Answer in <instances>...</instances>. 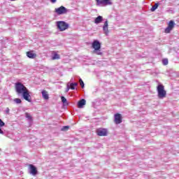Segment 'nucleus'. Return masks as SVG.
I'll use <instances>...</instances> for the list:
<instances>
[{"label":"nucleus","mask_w":179,"mask_h":179,"mask_svg":"<svg viewBox=\"0 0 179 179\" xmlns=\"http://www.w3.org/2000/svg\"><path fill=\"white\" fill-rule=\"evenodd\" d=\"M15 89L17 94L20 96L22 94L23 99L26 100L29 103H31V96H30V91L29 89L20 82H17L15 83Z\"/></svg>","instance_id":"1"},{"label":"nucleus","mask_w":179,"mask_h":179,"mask_svg":"<svg viewBox=\"0 0 179 179\" xmlns=\"http://www.w3.org/2000/svg\"><path fill=\"white\" fill-rule=\"evenodd\" d=\"M92 48L94 49V54H96V55H103V52H101V43L99 40H94L92 42Z\"/></svg>","instance_id":"2"},{"label":"nucleus","mask_w":179,"mask_h":179,"mask_svg":"<svg viewBox=\"0 0 179 179\" xmlns=\"http://www.w3.org/2000/svg\"><path fill=\"white\" fill-rule=\"evenodd\" d=\"M157 96L159 99H164L167 96V92L164 90V85L159 84L157 87Z\"/></svg>","instance_id":"3"},{"label":"nucleus","mask_w":179,"mask_h":179,"mask_svg":"<svg viewBox=\"0 0 179 179\" xmlns=\"http://www.w3.org/2000/svg\"><path fill=\"white\" fill-rule=\"evenodd\" d=\"M56 26L59 31H65V30L69 27V24L66 23L65 21H57L56 22Z\"/></svg>","instance_id":"4"},{"label":"nucleus","mask_w":179,"mask_h":179,"mask_svg":"<svg viewBox=\"0 0 179 179\" xmlns=\"http://www.w3.org/2000/svg\"><path fill=\"white\" fill-rule=\"evenodd\" d=\"M55 12L59 15H65L68 13V8H65L64 6H61L60 7L55 8Z\"/></svg>","instance_id":"5"},{"label":"nucleus","mask_w":179,"mask_h":179,"mask_svg":"<svg viewBox=\"0 0 179 179\" xmlns=\"http://www.w3.org/2000/svg\"><path fill=\"white\" fill-rule=\"evenodd\" d=\"M97 6H108L113 5L110 0H96Z\"/></svg>","instance_id":"6"},{"label":"nucleus","mask_w":179,"mask_h":179,"mask_svg":"<svg viewBox=\"0 0 179 179\" xmlns=\"http://www.w3.org/2000/svg\"><path fill=\"white\" fill-rule=\"evenodd\" d=\"M96 134L98 136H107L108 130L107 129L99 128L96 130Z\"/></svg>","instance_id":"7"},{"label":"nucleus","mask_w":179,"mask_h":179,"mask_svg":"<svg viewBox=\"0 0 179 179\" xmlns=\"http://www.w3.org/2000/svg\"><path fill=\"white\" fill-rule=\"evenodd\" d=\"M176 26V22H174L173 20H170L168 23V27L165 29V33H171V30L174 29V27Z\"/></svg>","instance_id":"8"},{"label":"nucleus","mask_w":179,"mask_h":179,"mask_svg":"<svg viewBox=\"0 0 179 179\" xmlns=\"http://www.w3.org/2000/svg\"><path fill=\"white\" fill-rule=\"evenodd\" d=\"M29 173L31 176H37L38 171H37V167L33 164H29Z\"/></svg>","instance_id":"9"},{"label":"nucleus","mask_w":179,"mask_h":179,"mask_svg":"<svg viewBox=\"0 0 179 179\" xmlns=\"http://www.w3.org/2000/svg\"><path fill=\"white\" fill-rule=\"evenodd\" d=\"M114 117V122L116 125H118L119 124H121V122H122V115H121V113H116L115 114Z\"/></svg>","instance_id":"10"},{"label":"nucleus","mask_w":179,"mask_h":179,"mask_svg":"<svg viewBox=\"0 0 179 179\" xmlns=\"http://www.w3.org/2000/svg\"><path fill=\"white\" fill-rule=\"evenodd\" d=\"M103 30L104 34H106V36H108L109 31H108V20H106L104 22V24L103 26Z\"/></svg>","instance_id":"11"},{"label":"nucleus","mask_w":179,"mask_h":179,"mask_svg":"<svg viewBox=\"0 0 179 179\" xmlns=\"http://www.w3.org/2000/svg\"><path fill=\"white\" fill-rule=\"evenodd\" d=\"M86 106V99H82L77 103V106L78 108H83V106Z\"/></svg>","instance_id":"12"},{"label":"nucleus","mask_w":179,"mask_h":179,"mask_svg":"<svg viewBox=\"0 0 179 179\" xmlns=\"http://www.w3.org/2000/svg\"><path fill=\"white\" fill-rule=\"evenodd\" d=\"M27 57H28V58H30L31 59H34V58L37 57V55L36 53H34L33 51H28L27 52Z\"/></svg>","instance_id":"13"},{"label":"nucleus","mask_w":179,"mask_h":179,"mask_svg":"<svg viewBox=\"0 0 179 179\" xmlns=\"http://www.w3.org/2000/svg\"><path fill=\"white\" fill-rule=\"evenodd\" d=\"M103 16L99 15L97 17L94 19V22L95 23V24H100V23L103 22Z\"/></svg>","instance_id":"14"},{"label":"nucleus","mask_w":179,"mask_h":179,"mask_svg":"<svg viewBox=\"0 0 179 179\" xmlns=\"http://www.w3.org/2000/svg\"><path fill=\"white\" fill-rule=\"evenodd\" d=\"M25 117L27 118L29 124H31V122H33V117L30 115V113H25Z\"/></svg>","instance_id":"15"},{"label":"nucleus","mask_w":179,"mask_h":179,"mask_svg":"<svg viewBox=\"0 0 179 179\" xmlns=\"http://www.w3.org/2000/svg\"><path fill=\"white\" fill-rule=\"evenodd\" d=\"M61 100L64 106H69V103H68V100H66V98H65V96H62Z\"/></svg>","instance_id":"16"},{"label":"nucleus","mask_w":179,"mask_h":179,"mask_svg":"<svg viewBox=\"0 0 179 179\" xmlns=\"http://www.w3.org/2000/svg\"><path fill=\"white\" fill-rule=\"evenodd\" d=\"M42 96L45 100H48L50 99V96H48V93L45 90L42 91Z\"/></svg>","instance_id":"17"},{"label":"nucleus","mask_w":179,"mask_h":179,"mask_svg":"<svg viewBox=\"0 0 179 179\" xmlns=\"http://www.w3.org/2000/svg\"><path fill=\"white\" fill-rule=\"evenodd\" d=\"M61 56H59V54H57V52H54L52 57V59L55 60V59H60Z\"/></svg>","instance_id":"18"},{"label":"nucleus","mask_w":179,"mask_h":179,"mask_svg":"<svg viewBox=\"0 0 179 179\" xmlns=\"http://www.w3.org/2000/svg\"><path fill=\"white\" fill-rule=\"evenodd\" d=\"M159 5H160V3H155V5L150 8L151 12H155V10L159 8Z\"/></svg>","instance_id":"19"},{"label":"nucleus","mask_w":179,"mask_h":179,"mask_svg":"<svg viewBox=\"0 0 179 179\" xmlns=\"http://www.w3.org/2000/svg\"><path fill=\"white\" fill-rule=\"evenodd\" d=\"M13 101H15L16 104H22V99L19 98L14 99Z\"/></svg>","instance_id":"20"},{"label":"nucleus","mask_w":179,"mask_h":179,"mask_svg":"<svg viewBox=\"0 0 179 179\" xmlns=\"http://www.w3.org/2000/svg\"><path fill=\"white\" fill-rule=\"evenodd\" d=\"M79 80H80V85L82 89H84L85 88V83L83 82L82 78H80Z\"/></svg>","instance_id":"21"},{"label":"nucleus","mask_w":179,"mask_h":179,"mask_svg":"<svg viewBox=\"0 0 179 179\" xmlns=\"http://www.w3.org/2000/svg\"><path fill=\"white\" fill-rule=\"evenodd\" d=\"M163 65H169V59H162Z\"/></svg>","instance_id":"22"},{"label":"nucleus","mask_w":179,"mask_h":179,"mask_svg":"<svg viewBox=\"0 0 179 179\" xmlns=\"http://www.w3.org/2000/svg\"><path fill=\"white\" fill-rule=\"evenodd\" d=\"M68 129H69V126H64L62 128V131H68Z\"/></svg>","instance_id":"23"},{"label":"nucleus","mask_w":179,"mask_h":179,"mask_svg":"<svg viewBox=\"0 0 179 179\" xmlns=\"http://www.w3.org/2000/svg\"><path fill=\"white\" fill-rule=\"evenodd\" d=\"M69 89H71V85L69 83H67V87H66V93H68V92H69Z\"/></svg>","instance_id":"24"},{"label":"nucleus","mask_w":179,"mask_h":179,"mask_svg":"<svg viewBox=\"0 0 179 179\" xmlns=\"http://www.w3.org/2000/svg\"><path fill=\"white\" fill-rule=\"evenodd\" d=\"M5 127V122L0 119V127Z\"/></svg>","instance_id":"25"},{"label":"nucleus","mask_w":179,"mask_h":179,"mask_svg":"<svg viewBox=\"0 0 179 179\" xmlns=\"http://www.w3.org/2000/svg\"><path fill=\"white\" fill-rule=\"evenodd\" d=\"M69 85L70 86H74V87H76V86H78V83H71Z\"/></svg>","instance_id":"26"},{"label":"nucleus","mask_w":179,"mask_h":179,"mask_svg":"<svg viewBox=\"0 0 179 179\" xmlns=\"http://www.w3.org/2000/svg\"><path fill=\"white\" fill-rule=\"evenodd\" d=\"M9 111H10L9 108H6V114H9Z\"/></svg>","instance_id":"27"},{"label":"nucleus","mask_w":179,"mask_h":179,"mask_svg":"<svg viewBox=\"0 0 179 179\" xmlns=\"http://www.w3.org/2000/svg\"><path fill=\"white\" fill-rule=\"evenodd\" d=\"M0 134H1V135H3V134H4L3 131L2 129H1V128H0Z\"/></svg>","instance_id":"28"},{"label":"nucleus","mask_w":179,"mask_h":179,"mask_svg":"<svg viewBox=\"0 0 179 179\" xmlns=\"http://www.w3.org/2000/svg\"><path fill=\"white\" fill-rule=\"evenodd\" d=\"M52 3H55L57 2V0H50Z\"/></svg>","instance_id":"29"},{"label":"nucleus","mask_w":179,"mask_h":179,"mask_svg":"<svg viewBox=\"0 0 179 179\" xmlns=\"http://www.w3.org/2000/svg\"><path fill=\"white\" fill-rule=\"evenodd\" d=\"M70 89H71V90H75V87L74 86H71Z\"/></svg>","instance_id":"30"},{"label":"nucleus","mask_w":179,"mask_h":179,"mask_svg":"<svg viewBox=\"0 0 179 179\" xmlns=\"http://www.w3.org/2000/svg\"><path fill=\"white\" fill-rule=\"evenodd\" d=\"M10 1H15V0H10Z\"/></svg>","instance_id":"31"}]
</instances>
